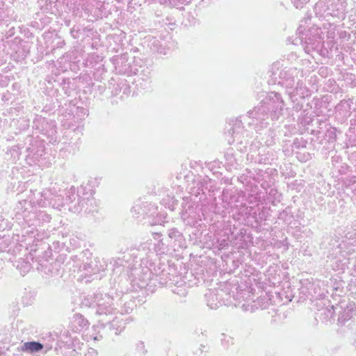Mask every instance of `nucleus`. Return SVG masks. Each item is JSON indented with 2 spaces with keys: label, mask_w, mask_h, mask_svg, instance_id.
Instances as JSON below:
<instances>
[{
  "label": "nucleus",
  "mask_w": 356,
  "mask_h": 356,
  "mask_svg": "<svg viewBox=\"0 0 356 356\" xmlns=\"http://www.w3.org/2000/svg\"><path fill=\"white\" fill-rule=\"evenodd\" d=\"M44 348L42 343L39 341H28L23 344L22 350L30 353H38L42 350Z\"/></svg>",
  "instance_id": "nucleus-1"
},
{
  "label": "nucleus",
  "mask_w": 356,
  "mask_h": 356,
  "mask_svg": "<svg viewBox=\"0 0 356 356\" xmlns=\"http://www.w3.org/2000/svg\"><path fill=\"white\" fill-rule=\"evenodd\" d=\"M300 6V4H299V3H296V8H298Z\"/></svg>",
  "instance_id": "nucleus-2"
}]
</instances>
